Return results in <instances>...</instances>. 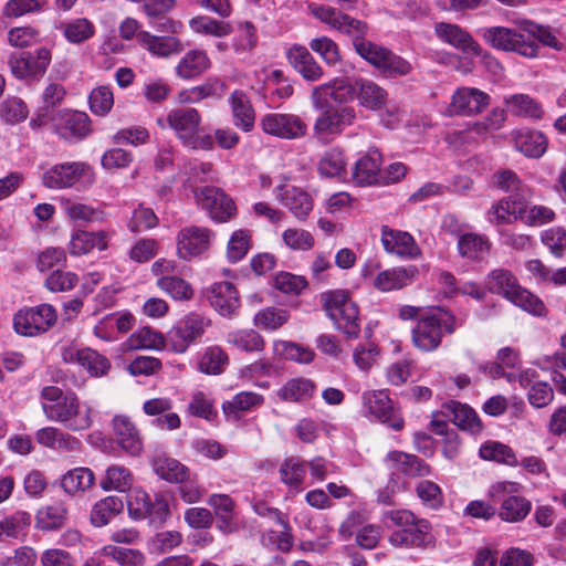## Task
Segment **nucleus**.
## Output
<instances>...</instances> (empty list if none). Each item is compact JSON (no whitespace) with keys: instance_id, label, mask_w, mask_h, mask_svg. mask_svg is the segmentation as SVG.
<instances>
[{"instance_id":"nucleus-47","label":"nucleus","mask_w":566,"mask_h":566,"mask_svg":"<svg viewBox=\"0 0 566 566\" xmlns=\"http://www.w3.org/2000/svg\"><path fill=\"white\" fill-rule=\"evenodd\" d=\"M281 481L290 489L295 491L302 490V484L306 475L305 462L298 458L286 459L280 467Z\"/></svg>"},{"instance_id":"nucleus-44","label":"nucleus","mask_w":566,"mask_h":566,"mask_svg":"<svg viewBox=\"0 0 566 566\" xmlns=\"http://www.w3.org/2000/svg\"><path fill=\"white\" fill-rule=\"evenodd\" d=\"M66 516V507L62 503H55L38 511L35 524L41 531H55L65 524Z\"/></svg>"},{"instance_id":"nucleus-12","label":"nucleus","mask_w":566,"mask_h":566,"mask_svg":"<svg viewBox=\"0 0 566 566\" xmlns=\"http://www.w3.org/2000/svg\"><path fill=\"white\" fill-rule=\"evenodd\" d=\"M209 326V319L190 313L168 334L167 347L175 353H185L192 342L200 338Z\"/></svg>"},{"instance_id":"nucleus-33","label":"nucleus","mask_w":566,"mask_h":566,"mask_svg":"<svg viewBox=\"0 0 566 566\" xmlns=\"http://www.w3.org/2000/svg\"><path fill=\"white\" fill-rule=\"evenodd\" d=\"M211 67L208 53L201 49L189 50L184 54L175 67V73L182 80L195 78Z\"/></svg>"},{"instance_id":"nucleus-41","label":"nucleus","mask_w":566,"mask_h":566,"mask_svg":"<svg viewBox=\"0 0 566 566\" xmlns=\"http://www.w3.org/2000/svg\"><path fill=\"white\" fill-rule=\"evenodd\" d=\"M514 142L516 149L528 157H541L547 148L546 137L537 130H518Z\"/></svg>"},{"instance_id":"nucleus-3","label":"nucleus","mask_w":566,"mask_h":566,"mask_svg":"<svg viewBox=\"0 0 566 566\" xmlns=\"http://www.w3.org/2000/svg\"><path fill=\"white\" fill-rule=\"evenodd\" d=\"M327 316L336 328L350 338L358 337L360 332L359 311L347 291L337 290L322 295Z\"/></svg>"},{"instance_id":"nucleus-6","label":"nucleus","mask_w":566,"mask_h":566,"mask_svg":"<svg viewBox=\"0 0 566 566\" xmlns=\"http://www.w3.org/2000/svg\"><path fill=\"white\" fill-rule=\"evenodd\" d=\"M355 50L363 59L387 75L402 76L409 74L412 70L408 61L366 39L356 40Z\"/></svg>"},{"instance_id":"nucleus-5","label":"nucleus","mask_w":566,"mask_h":566,"mask_svg":"<svg viewBox=\"0 0 566 566\" xmlns=\"http://www.w3.org/2000/svg\"><path fill=\"white\" fill-rule=\"evenodd\" d=\"M476 32L479 36L494 50L516 52L525 57L537 56V44L532 41H526L524 35L514 29L493 25L480 28Z\"/></svg>"},{"instance_id":"nucleus-42","label":"nucleus","mask_w":566,"mask_h":566,"mask_svg":"<svg viewBox=\"0 0 566 566\" xmlns=\"http://www.w3.org/2000/svg\"><path fill=\"white\" fill-rule=\"evenodd\" d=\"M531 510V501L523 496L510 495L501 503L499 516L504 522L517 523L523 521Z\"/></svg>"},{"instance_id":"nucleus-1","label":"nucleus","mask_w":566,"mask_h":566,"mask_svg":"<svg viewBox=\"0 0 566 566\" xmlns=\"http://www.w3.org/2000/svg\"><path fill=\"white\" fill-rule=\"evenodd\" d=\"M41 407L45 417L70 431H85L93 424L92 407H82L77 395L63 391L56 386H44L40 391Z\"/></svg>"},{"instance_id":"nucleus-22","label":"nucleus","mask_w":566,"mask_h":566,"mask_svg":"<svg viewBox=\"0 0 566 566\" xmlns=\"http://www.w3.org/2000/svg\"><path fill=\"white\" fill-rule=\"evenodd\" d=\"M434 30L441 41L455 49L474 55H480L482 52L481 46L472 35L458 24L439 22L436 24Z\"/></svg>"},{"instance_id":"nucleus-10","label":"nucleus","mask_w":566,"mask_h":566,"mask_svg":"<svg viewBox=\"0 0 566 566\" xmlns=\"http://www.w3.org/2000/svg\"><path fill=\"white\" fill-rule=\"evenodd\" d=\"M308 9L321 22L352 36L354 48H356V40L365 39L364 35L367 32V25L363 21L342 13L333 7L324 4H311Z\"/></svg>"},{"instance_id":"nucleus-15","label":"nucleus","mask_w":566,"mask_h":566,"mask_svg":"<svg viewBox=\"0 0 566 566\" xmlns=\"http://www.w3.org/2000/svg\"><path fill=\"white\" fill-rule=\"evenodd\" d=\"M262 130L282 139H296L305 136L307 126L294 114L270 113L261 119Z\"/></svg>"},{"instance_id":"nucleus-59","label":"nucleus","mask_w":566,"mask_h":566,"mask_svg":"<svg viewBox=\"0 0 566 566\" xmlns=\"http://www.w3.org/2000/svg\"><path fill=\"white\" fill-rule=\"evenodd\" d=\"M486 285L491 292L502 294L506 298L518 284L510 271L499 269L489 274Z\"/></svg>"},{"instance_id":"nucleus-63","label":"nucleus","mask_w":566,"mask_h":566,"mask_svg":"<svg viewBox=\"0 0 566 566\" xmlns=\"http://www.w3.org/2000/svg\"><path fill=\"white\" fill-rule=\"evenodd\" d=\"M228 364V356L220 347H209L200 359L199 368L202 373L219 375Z\"/></svg>"},{"instance_id":"nucleus-37","label":"nucleus","mask_w":566,"mask_h":566,"mask_svg":"<svg viewBox=\"0 0 566 566\" xmlns=\"http://www.w3.org/2000/svg\"><path fill=\"white\" fill-rule=\"evenodd\" d=\"M31 514L25 511H15L0 518V542L6 539H19L27 535L31 526Z\"/></svg>"},{"instance_id":"nucleus-43","label":"nucleus","mask_w":566,"mask_h":566,"mask_svg":"<svg viewBox=\"0 0 566 566\" xmlns=\"http://www.w3.org/2000/svg\"><path fill=\"white\" fill-rule=\"evenodd\" d=\"M124 509L123 500L118 496H106L96 502L91 512V522L101 527L119 514Z\"/></svg>"},{"instance_id":"nucleus-16","label":"nucleus","mask_w":566,"mask_h":566,"mask_svg":"<svg viewBox=\"0 0 566 566\" xmlns=\"http://www.w3.org/2000/svg\"><path fill=\"white\" fill-rule=\"evenodd\" d=\"M363 402L369 415L394 430H401L405 421L394 407L386 390H375L364 394Z\"/></svg>"},{"instance_id":"nucleus-36","label":"nucleus","mask_w":566,"mask_h":566,"mask_svg":"<svg viewBox=\"0 0 566 566\" xmlns=\"http://www.w3.org/2000/svg\"><path fill=\"white\" fill-rule=\"evenodd\" d=\"M233 123L243 132L254 126L255 114L248 95L243 91H234L230 96Z\"/></svg>"},{"instance_id":"nucleus-24","label":"nucleus","mask_w":566,"mask_h":566,"mask_svg":"<svg viewBox=\"0 0 566 566\" xmlns=\"http://www.w3.org/2000/svg\"><path fill=\"white\" fill-rule=\"evenodd\" d=\"M63 359L67 363H75L85 368L91 376H103L107 373L111 364L106 357L91 348H70L63 353Z\"/></svg>"},{"instance_id":"nucleus-62","label":"nucleus","mask_w":566,"mask_h":566,"mask_svg":"<svg viewBox=\"0 0 566 566\" xmlns=\"http://www.w3.org/2000/svg\"><path fill=\"white\" fill-rule=\"evenodd\" d=\"M284 244L294 251H308L315 244L313 234L304 229L289 228L282 233Z\"/></svg>"},{"instance_id":"nucleus-32","label":"nucleus","mask_w":566,"mask_h":566,"mask_svg":"<svg viewBox=\"0 0 566 566\" xmlns=\"http://www.w3.org/2000/svg\"><path fill=\"white\" fill-rule=\"evenodd\" d=\"M490 103V96L473 87H461L452 96V106L457 113L472 115L482 112Z\"/></svg>"},{"instance_id":"nucleus-48","label":"nucleus","mask_w":566,"mask_h":566,"mask_svg":"<svg viewBox=\"0 0 566 566\" xmlns=\"http://www.w3.org/2000/svg\"><path fill=\"white\" fill-rule=\"evenodd\" d=\"M132 483L130 472L123 465L114 464L107 468L99 485L104 491L126 492L130 489Z\"/></svg>"},{"instance_id":"nucleus-8","label":"nucleus","mask_w":566,"mask_h":566,"mask_svg":"<svg viewBox=\"0 0 566 566\" xmlns=\"http://www.w3.org/2000/svg\"><path fill=\"white\" fill-rule=\"evenodd\" d=\"M197 205L216 222H228L237 214L234 201L220 188L205 186L195 190Z\"/></svg>"},{"instance_id":"nucleus-25","label":"nucleus","mask_w":566,"mask_h":566,"mask_svg":"<svg viewBox=\"0 0 566 566\" xmlns=\"http://www.w3.org/2000/svg\"><path fill=\"white\" fill-rule=\"evenodd\" d=\"M139 45L150 54L158 57H169L182 51L181 41L172 35H155L147 31H139L137 34Z\"/></svg>"},{"instance_id":"nucleus-26","label":"nucleus","mask_w":566,"mask_h":566,"mask_svg":"<svg viewBox=\"0 0 566 566\" xmlns=\"http://www.w3.org/2000/svg\"><path fill=\"white\" fill-rule=\"evenodd\" d=\"M441 413L449 418L461 430L478 434L482 431V422L476 412L468 405L450 401L442 406Z\"/></svg>"},{"instance_id":"nucleus-27","label":"nucleus","mask_w":566,"mask_h":566,"mask_svg":"<svg viewBox=\"0 0 566 566\" xmlns=\"http://www.w3.org/2000/svg\"><path fill=\"white\" fill-rule=\"evenodd\" d=\"M277 198L300 221L306 220L313 210L312 197L298 187H279Z\"/></svg>"},{"instance_id":"nucleus-38","label":"nucleus","mask_w":566,"mask_h":566,"mask_svg":"<svg viewBox=\"0 0 566 566\" xmlns=\"http://www.w3.org/2000/svg\"><path fill=\"white\" fill-rule=\"evenodd\" d=\"M93 471L85 467H77L65 472L61 478V486L70 495H80L94 484Z\"/></svg>"},{"instance_id":"nucleus-50","label":"nucleus","mask_w":566,"mask_h":566,"mask_svg":"<svg viewBox=\"0 0 566 566\" xmlns=\"http://www.w3.org/2000/svg\"><path fill=\"white\" fill-rule=\"evenodd\" d=\"M509 112L516 116L539 118L543 114L541 105L525 94H514L505 99Z\"/></svg>"},{"instance_id":"nucleus-19","label":"nucleus","mask_w":566,"mask_h":566,"mask_svg":"<svg viewBox=\"0 0 566 566\" xmlns=\"http://www.w3.org/2000/svg\"><path fill=\"white\" fill-rule=\"evenodd\" d=\"M394 546L428 547L434 543L431 525L424 518L415 517L413 525L403 530H396L389 536Z\"/></svg>"},{"instance_id":"nucleus-21","label":"nucleus","mask_w":566,"mask_h":566,"mask_svg":"<svg viewBox=\"0 0 566 566\" xmlns=\"http://www.w3.org/2000/svg\"><path fill=\"white\" fill-rule=\"evenodd\" d=\"M66 96V88L56 81H50L44 87L41 99L42 106L35 112V116L31 119L30 126L39 128L50 122L54 116L55 107L60 106Z\"/></svg>"},{"instance_id":"nucleus-34","label":"nucleus","mask_w":566,"mask_h":566,"mask_svg":"<svg viewBox=\"0 0 566 566\" xmlns=\"http://www.w3.org/2000/svg\"><path fill=\"white\" fill-rule=\"evenodd\" d=\"M418 274V269L413 265L407 268H394L385 270L377 274L374 281L376 289L382 292L402 289L411 284Z\"/></svg>"},{"instance_id":"nucleus-39","label":"nucleus","mask_w":566,"mask_h":566,"mask_svg":"<svg viewBox=\"0 0 566 566\" xmlns=\"http://www.w3.org/2000/svg\"><path fill=\"white\" fill-rule=\"evenodd\" d=\"M113 427L122 449L130 454L139 453L142 440L135 424L126 417H116L113 420Z\"/></svg>"},{"instance_id":"nucleus-61","label":"nucleus","mask_w":566,"mask_h":566,"mask_svg":"<svg viewBox=\"0 0 566 566\" xmlns=\"http://www.w3.org/2000/svg\"><path fill=\"white\" fill-rule=\"evenodd\" d=\"M287 321L289 312L276 307L264 308L254 316V325L266 331L277 329Z\"/></svg>"},{"instance_id":"nucleus-20","label":"nucleus","mask_w":566,"mask_h":566,"mask_svg":"<svg viewBox=\"0 0 566 566\" xmlns=\"http://www.w3.org/2000/svg\"><path fill=\"white\" fill-rule=\"evenodd\" d=\"M35 441L57 452L77 453L82 448V442L76 437L51 426L39 429L35 432Z\"/></svg>"},{"instance_id":"nucleus-17","label":"nucleus","mask_w":566,"mask_h":566,"mask_svg":"<svg viewBox=\"0 0 566 566\" xmlns=\"http://www.w3.org/2000/svg\"><path fill=\"white\" fill-rule=\"evenodd\" d=\"M88 171L90 167L84 163H62L48 169L42 180L50 189H64L74 186Z\"/></svg>"},{"instance_id":"nucleus-13","label":"nucleus","mask_w":566,"mask_h":566,"mask_svg":"<svg viewBox=\"0 0 566 566\" xmlns=\"http://www.w3.org/2000/svg\"><path fill=\"white\" fill-rule=\"evenodd\" d=\"M214 238L212 230L206 227L189 226L182 228L176 238L177 254L189 261L209 250Z\"/></svg>"},{"instance_id":"nucleus-60","label":"nucleus","mask_w":566,"mask_h":566,"mask_svg":"<svg viewBox=\"0 0 566 566\" xmlns=\"http://www.w3.org/2000/svg\"><path fill=\"white\" fill-rule=\"evenodd\" d=\"M510 302L534 315H541L545 306L543 302L530 291L517 285L506 297Z\"/></svg>"},{"instance_id":"nucleus-28","label":"nucleus","mask_w":566,"mask_h":566,"mask_svg":"<svg viewBox=\"0 0 566 566\" xmlns=\"http://www.w3.org/2000/svg\"><path fill=\"white\" fill-rule=\"evenodd\" d=\"M381 242L388 253L399 256L416 258L420 253L412 235L405 231L382 227Z\"/></svg>"},{"instance_id":"nucleus-49","label":"nucleus","mask_w":566,"mask_h":566,"mask_svg":"<svg viewBox=\"0 0 566 566\" xmlns=\"http://www.w3.org/2000/svg\"><path fill=\"white\" fill-rule=\"evenodd\" d=\"M490 243L483 237L475 233H467L459 238L458 250L461 256L480 260L489 252Z\"/></svg>"},{"instance_id":"nucleus-54","label":"nucleus","mask_w":566,"mask_h":566,"mask_svg":"<svg viewBox=\"0 0 566 566\" xmlns=\"http://www.w3.org/2000/svg\"><path fill=\"white\" fill-rule=\"evenodd\" d=\"M228 343L247 353L262 352L265 346L263 337L254 329H242L230 333Z\"/></svg>"},{"instance_id":"nucleus-55","label":"nucleus","mask_w":566,"mask_h":566,"mask_svg":"<svg viewBox=\"0 0 566 566\" xmlns=\"http://www.w3.org/2000/svg\"><path fill=\"white\" fill-rule=\"evenodd\" d=\"M157 286L174 300L188 301L193 296V289L181 277L164 275L157 280Z\"/></svg>"},{"instance_id":"nucleus-9","label":"nucleus","mask_w":566,"mask_h":566,"mask_svg":"<svg viewBox=\"0 0 566 566\" xmlns=\"http://www.w3.org/2000/svg\"><path fill=\"white\" fill-rule=\"evenodd\" d=\"M56 321L55 310L49 304L20 310L13 317L15 332L23 336L45 333Z\"/></svg>"},{"instance_id":"nucleus-14","label":"nucleus","mask_w":566,"mask_h":566,"mask_svg":"<svg viewBox=\"0 0 566 566\" xmlns=\"http://www.w3.org/2000/svg\"><path fill=\"white\" fill-rule=\"evenodd\" d=\"M356 81L349 83L340 78H334L325 84L313 87L311 101L316 109L326 108L329 98L336 104L345 105L356 98Z\"/></svg>"},{"instance_id":"nucleus-35","label":"nucleus","mask_w":566,"mask_h":566,"mask_svg":"<svg viewBox=\"0 0 566 566\" xmlns=\"http://www.w3.org/2000/svg\"><path fill=\"white\" fill-rule=\"evenodd\" d=\"M109 233L106 231H76L72 234L69 250L73 255L86 254L93 249L104 251L108 247Z\"/></svg>"},{"instance_id":"nucleus-40","label":"nucleus","mask_w":566,"mask_h":566,"mask_svg":"<svg viewBox=\"0 0 566 566\" xmlns=\"http://www.w3.org/2000/svg\"><path fill=\"white\" fill-rule=\"evenodd\" d=\"M381 156L371 151L359 158L353 171V179L357 185L368 186L378 181Z\"/></svg>"},{"instance_id":"nucleus-56","label":"nucleus","mask_w":566,"mask_h":566,"mask_svg":"<svg viewBox=\"0 0 566 566\" xmlns=\"http://www.w3.org/2000/svg\"><path fill=\"white\" fill-rule=\"evenodd\" d=\"M252 234L247 229L235 230L227 245V259L231 263L241 261L250 250Z\"/></svg>"},{"instance_id":"nucleus-18","label":"nucleus","mask_w":566,"mask_h":566,"mask_svg":"<svg viewBox=\"0 0 566 566\" xmlns=\"http://www.w3.org/2000/svg\"><path fill=\"white\" fill-rule=\"evenodd\" d=\"M50 122H53L55 132L65 139H80L90 133V118L83 112L61 109Z\"/></svg>"},{"instance_id":"nucleus-30","label":"nucleus","mask_w":566,"mask_h":566,"mask_svg":"<svg viewBox=\"0 0 566 566\" xmlns=\"http://www.w3.org/2000/svg\"><path fill=\"white\" fill-rule=\"evenodd\" d=\"M356 91V99L363 108L379 112L387 107L388 93L377 83L370 80L357 78Z\"/></svg>"},{"instance_id":"nucleus-29","label":"nucleus","mask_w":566,"mask_h":566,"mask_svg":"<svg viewBox=\"0 0 566 566\" xmlns=\"http://www.w3.org/2000/svg\"><path fill=\"white\" fill-rule=\"evenodd\" d=\"M286 56L293 69L304 80L308 82H316L322 78V67L305 46L293 45L289 49Z\"/></svg>"},{"instance_id":"nucleus-11","label":"nucleus","mask_w":566,"mask_h":566,"mask_svg":"<svg viewBox=\"0 0 566 566\" xmlns=\"http://www.w3.org/2000/svg\"><path fill=\"white\" fill-rule=\"evenodd\" d=\"M319 111L322 113L315 119L313 127L314 134L319 138L342 134L356 119V111L352 106L334 107L328 104L326 108Z\"/></svg>"},{"instance_id":"nucleus-7","label":"nucleus","mask_w":566,"mask_h":566,"mask_svg":"<svg viewBox=\"0 0 566 566\" xmlns=\"http://www.w3.org/2000/svg\"><path fill=\"white\" fill-rule=\"evenodd\" d=\"M52 60L49 49L41 46L34 51H23L10 55L8 64L11 74L23 81H39Z\"/></svg>"},{"instance_id":"nucleus-52","label":"nucleus","mask_w":566,"mask_h":566,"mask_svg":"<svg viewBox=\"0 0 566 566\" xmlns=\"http://www.w3.org/2000/svg\"><path fill=\"white\" fill-rule=\"evenodd\" d=\"M479 454L483 460L496 461L511 467L518 465L517 458L512 449L501 442H485L481 446Z\"/></svg>"},{"instance_id":"nucleus-2","label":"nucleus","mask_w":566,"mask_h":566,"mask_svg":"<svg viewBox=\"0 0 566 566\" xmlns=\"http://www.w3.org/2000/svg\"><path fill=\"white\" fill-rule=\"evenodd\" d=\"M201 115L193 107H176L167 116L157 118L161 128L169 127L181 144L191 149L211 150L214 142L211 135L200 134Z\"/></svg>"},{"instance_id":"nucleus-23","label":"nucleus","mask_w":566,"mask_h":566,"mask_svg":"<svg viewBox=\"0 0 566 566\" xmlns=\"http://www.w3.org/2000/svg\"><path fill=\"white\" fill-rule=\"evenodd\" d=\"M387 468L410 478L426 476L430 473L429 465L415 454L391 451L385 458Z\"/></svg>"},{"instance_id":"nucleus-51","label":"nucleus","mask_w":566,"mask_h":566,"mask_svg":"<svg viewBox=\"0 0 566 566\" xmlns=\"http://www.w3.org/2000/svg\"><path fill=\"white\" fill-rule=\"evenodd\" d=\"M129 347L133 349H163L166 347L164 336L153 329L151 327L145 326L136 331L130 335Z\"/></svg>"},{"instance_id":"nucleus-58","label":"nucleus","mask_w":566,"mask_h":566,"mask_svg":"<svg viewBox=\"0 0 566 566\" xmlns=\"http://www.w3.org/2000/svg\"><path fill=\"white\" fill-rule=\"evenodd\" d=\"M93 23L85 18L74 19L63 25V34L71 43H82L94 35Z\"/></svg>"},{"instance_id":"nucleus-64","label":"nucleus","mask_w":566,"mask_h":566,"mask_svg":"<svg viewBox=\"0 0 566 566\" xmlns=\"http://www.w3.org/2000/svg\"><path fill=\"white\" fill-rule=\"evenodd\" d=\"M346 161L342 150L332 148L324 154L318 164V171L325 177H337L345 171Z\"/></svg>"},{"instance_id":"nucleus-4","label":"nucleus","mask_w":566,"mask_h":566,"mask_svg":"<svg viewBox=\"0 0 566 566\" xmlns=\"http://www.w3.org/2000/svg\"><path fill=\"white\" fill-rule=\"evenodd\" d=\"M455 317L449 312L438 311L418 321L412 329V342L423 352L434 350L441 343L443 332L452 334Z\"/></svg>"},{"instance_id":"nucleus-57","label":"nucleus","mask_w":566,"mask_h":566,"mask_svg":"<svg viewBox=\"0 0 566 566\" xmlns=\"http://www.w3.org/2000/svg\"><path fill=\"white\" fill-rule=\"evenodd\" d=\"M29 108L20 97H8L0 104V117L7 124H17L27 119Z\"/></svg>"},{"instance_id":"nucleus-46","label":"nucleus","mask_w":566,"mask_h":566,"mask_svg":"<svg viewBox=\"0 0 566 566\" xmlns=\"http://www.w3.org/2000/svg\"><path fill=\"white\" fill-rule=\"evenodd\" d=\"M155 473L168 482H184L188 476L187 468L179 461L166 455H158L153 460Z\"/></svg>"},{"instance_id":"nucleus-53","label":"nucleus","mask_w":566,"mask_h":566,"mask_svg":"<svg viewBox=\"0 0 566 566\" xmlns=\"http://www.w3.org/2000/svg\"><path fill=\"white\" fill-rule=\"evenodd\" d=\"M189 27L195 33L222 38L232 32L228 22L218 21L210 17H195L189 21Z\"/></svg>"},{"instance_id":"nucleus-31","label":"nucleus","mask_w":566,"mask_h":566,"mask_svg":"<svg viewBox=\"0 0 566 566\" xmlns=\"http://www.w3.org/2000/svg\"><path fill=\"white\" fill-rule=\"evenodd\" d=\"M208 300L221 315L230 316L239 308V296L230 282L214 283L208 294Z\"/></svg>"},{"instance_id":"nucleus-45","label":"nucleus","mask_w":566,"mask_h":566,"mask_svg":"<svg viewBox=\"0 0 566 566\" xmlns=\"http://www.w3.org/2000/svg\"><path fill=\"white\" fill-rule=\"evenodd\" d=\"M315 385L305 378H293L286 381L277 391V396L284 401L297 402L313 396Z\"/></svg>"}]
</instances>
